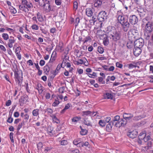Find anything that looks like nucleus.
I'll list each match as a JSON object with an SVG mask.
<instances>
[{"instance_id":"1","label":"nucleus","mask_w":153,"mask_h":153,"mask_svg":"<svg viewBox=\"0 0 153 153\" xmlns=\"http://www.w3.org/2000/svg\"><path fill=\"white\" fill-rule=\"evenodd\" d=\"M116 17L118 22L121 25L123 30L125 32L127 31L128 30L130 24L127 19L125 18V16L121 11L120 10L117 12Z\"/></svg>"},{"instance_id":"2","label":"nucleus","mask_w":153,"mask_h":153,"mask_svg":"<svg viewBox=\"0 0 153 153\" xmlns=\"http://www.w3.org/2000/svg\"><path fill=\"white\" fill-rule=\"evenodd\" d=\"M127 121L126 120L120 119L117 121L113 122L112 124L116 127L119 128L121 126H124L127 124Z\"/></svg>"},{"instance_id":"3","label":"nucleus","mask_w":153,"mask_h":153,"mask_svg":"<svg viewBox=\"0 0 153 153\" xmlns=\"http://www.w3.org/2000/svg\"><path fill=\"white\" fill-rule=\"evenodd\" d=\"M120 37L121 35L120 32L116 30L115 32L113 33L109 38L113 41L116 42L120 39Z\"/></svg>"},{"instance_id":"4","label":"nucleus","mask_w":153,"mask_h":153,"mask_svg":"<svg viewBox=\"0 0 153 153\" xmlns=\"http://www.w3.org/2000/svg\"><path fill=\"white\" fill-rule=\"evenodd\" d=\"M22 4L24 6V7L20 6L19 8L20 9L22 10H23L24 8L26 7L27 9L30 8L32 6V4L26 0H22Z\"/></svg>"},{"instance_id":"5","label":"nucleus","mask_w":153,"mask_h":153,"mask_svg":"<svg viewBox=\"0 0 153 153\" xmlns=\"http://www.w3.org/2000/svg\"><path fill=\"white\" fill-rule=\"evenodd\" d=\"M116 30L115 27L111 26H109L105 29V32L109 37L111 36L112 34L115 32Z\"/></svg>"},{"instance_id":"6","label":"nucleus","mask_w":153,"mask_h":153,"mask_svg":"<svg viewBox=\"0 0 153 153\" xmlns=\"http://www.w3.org/2000/svg\"><path fill=\"white\" fill-rule=\"evenodd\" d=\"M107 15L104 11L100 12L98 14V20L100 22L104 21L107 19Z\"/></svg>"},{"instance_id":"7","label":"nucleus","mask_w":153,"mask_h":153,"mask_svg":"<svg viewBox=\"0 0 153 153\" xmlns=\"http://www.w3.org/2000/svg\"><path fill=\"white\" fill-rule=\"evenodd\" d=\"M129 22L132 25L136 24L138 22L137 17L134 15L130 16L129 17Z\"/></svg>"},{"instance_id":"8","label":"nucleus","mask_w":153,"mask_h":153,"mask_svg":"<svg viewBox=\"0 0 153 153\" xmlns=\"http://www.w3.org/2000/svg\"><path fill=\"white\" fill-rule=\"evenodd\" d=\"M143 45V40L142 39H139L136 40L134 42V48H141Z\"/></svg>"},{"instance_id":"9","label":"nucleus","mask_w":153,"mask_h":153,"mask_svg":"<svg viewBox=\"0 0 153 153\" xmlns=\"http://www.w3.org/2000/svg\"><path fill=\"white\" fill-rule=\"evenodd\" d=\"M138 132L137 131L133 130L132 131H129L127 133L128 136L129 137L134 138L137 136Z\"/></svg>"},{"instance_id":"10","label":"nucleus","mask_w":153,"mask_h":153,"mask_svg":"<svg viewBox=\"0 0 153 153\" xmlns=\"http://www.w3.org/2000/svg\"><path fill=\"white\" fill-rule=\"evenodd\" d=\"M146 134L145 133H140L139 136V138L143 140L145 142H147L151 139V137L149 135L146 136Z\"/></svg>"},{"instance_id":"11","label":"nucleus","mask_w":153,"mask_h":153,"mask_svg":"<svg viewBox=\"0 0 153 153\" xmlns=\"http://www.w3.org/2000/svg\"><path fill=\"white\" fill-rule=\"evenodd\" d=\"M137 12L141 18H143L146 14V10L143 8H138Z\"/></svg>"},{"instance_id":"12","label":"nucleus","mask_w":153,"mask_h":153,"mask_svg":"<svg viewBox=\"0 0 153 153\" xmlns=\"http://www.w3.org/2000/svg\"><path fill=\"white\" fill-rule=\"evenodd\" d=\"M153 29V25L150 22L145 25V30L146 31L149 32H151Z\"/></svg>"},{"instance_id":"13","label":"nucleus","mask_w":153,"mask_h":153,"mask_svg":"<svg viewBox=\"0 0 153 153\" xmlns=\"http://www.w3.org/2000/svg\"><path fill=\"white\" fill-rule=\"evenodd\" d=\"M8 39L7 45L9 48H11L13 47V44L15 42V40L14 39V37L12 36H10V38Z\"/></svg>"},{"instance_id":"14","label":"nucleus","mask_w":153,"mask_h":153,"mask_svg":"<svg viewBox=\"0 0 153 153\" xmlns=\"http://www.w3.org/2000/svg\"><path fill=\"white\" fill-rule=\"evenodd\" d=\"M123 119H125L127 121V120H129L133 117V115L131 113H124L123 115Z\"/></svg>"},{"instance_id":"15","label":"nucleus","mask_w":153,"mask_h":153,"mask_svg":"<svg viewBox=\"0 0 153 153\" xmlns=\"http://www.w3.org/2000/svg\"><path fill=\"white\" fill-rule=\"evenodd\" d=\"M47 132L48 134L51 136L55 134V131L53 130V128L51 126L48 127L47 128Z\"/></svg>"},{"instance_id":"16","label":"nucleus","mask_w":153,"mask_h":153,"mask_svg":"<svg viewBox=\"0 0 153 153\" xmlns=\"http://www.w3.org/2000/svg\"><path fill=\"white\" fill-rule=\"evenodd\" d=\"M141 48H134L133 50L134 54L136 56H138L141 53Z\"/></svg>"},{"instance_id":"17","label":"nucleus","mask_w":153,"mask_h":153,"mask_svg":"<svg viewBox=\"0 0 153 153\" xmlns=\"http://www.w3.org/2000/svg\"><path fill=\"white\" fill-rule=\"evenodd\" d=\"M49 4V2L45 3L42 6L44 10H46L47 12H49L51 10L50 5Z\"/></svg>"},{"instance_id":"18","label":"nucleus","mask_w":153,"mask_h":153,"mask_svg":"<svg viewBox=\"0 0 153 153\" xmlns=\"http://www.w3.org/2000/svg\"><path fill=\"white\" fill-rule=\"evenodd\" d=\"M56 51H53L52 54L51 59L50 60V62H53L55 60L56 58Z\"/></svg>"},{"instance_id":"19","label":"nucleus","mask_w":153,"mask_h":153,"mask_svg":"<svg viewBox=\"0 0 153 153\" xmlns=\"http://www.w3.org/2000/svg\"><path fill=\"white\" fill-rule=\"evenodd\" d=\"M103 97L104 99H112L113 98V96L112 94L109 93H106L103 94Z\"/></svg>"},{"instance_id":"20","label":"nucleus","mask_w":153,"mask_h":153,"mask_svg":"<svg viewBox=\"0 0 153 153\" xmlns=\"http://www.w3.org/2000/svg\"><path fill=\"white\" fill-rule=\"evenodd\" d=\"M94 5L95 7H99L101 6L102 4V0H94Z\"/></svg>"},{"instance_id":"21","label":"nucleus","mask_w":153,"mask_h":153,"mask_svg":"<svg viewBox=\"0 0 153 153\" xmlns=\"http://www.w3.org/2000/svg\"><path fill=\"white\" fill-rule=\"evenodd\" d=\"M86 15L88 17H91L92 16L93 13L92 9L91 8H87L85 10Z\"/></svg>"},{"instance_id":"22","label":"nucleus","mask_w":153,"mask_h":153,"mask_svg":"<svg viewBox=\"0 0 153 153\" xmlns=\"http://www.w3.org/2000/svg\"><path fill=\"white\" fill-rule=\"evenodd\" d=\"M74 64L77 65L83 64L85 66H87L88 65V63L87 62V64H86L85 62H84V61L82 59H79L78 61H75Z\"/></svg>"},{"instance_id":"23","label":"nucleus","mask_w":153,"mask_h":153,"mask_svg":"<svg viewBox=\"0 0 153 153\" xmlns=\"http://www.w3.org/2000/svg\"><path fill=\"white\" fill-rule=\"evenodd\" d=\"M113 125L112 124V121H110L109 124L107 125L106 129L107 131L108 132H110L112 129V125Z\"/></svg>"},{"instance_id":"24","label":"nucleus","mask_w":153,"mask_h":153,"mask_svg":"<svg viewBox=\"0 0 153 153\" xmlns=\"http://www.w3.org/2000/svg\"><path fill=\"white\" fill-rule=\"evenodd\" d=\"M51 117L52 118L53 121V123H59V120L56 117V114H54L52 115Z\"/></svg>"},{"instance_id":"25","label":"nucleus","mask_w":153,"mask_h":153,"mask_svg":"<svg viewBox=\"0 0 153 153\" xmlns=\"http://www.w3.org/2000/svg\"><path fill=\"white\" fill-rule=\"evenodd\" d=\"M128 33L129 34H131L133 36H134L137 33V30L135 29H131L129 30ZM135 37V36H134Z\"/></svg>"},{"instance_id":"26","label":"nucleus","mask_w":153,"mask_h":153,"mask_svg":"<svg viewBox=\"0 0 153 153\" xmlns=\"http://www.w3.org/2000/svg\"><path fill=\"white\" fill-rule=\"evenodd\" d=\"M49 2V0H39V5L41 6H43L45 3Z\"/></svg>"},{"instance_id":"27","label":"nucleus","mask_w":153,"mask_h":153,"mask_svg":"<svg viewBox=\"0 0 153 153\" xmlns=\"http://www.w3.org/2000/svg\"><path fill=\"white\" fill-rule=\"evenodd\" d=\"M60 102L59 100V99L58 97H57L56 99L55 100L54 102L52 104V106L54 107L57 106L59 104Z\"/></svg>"},{"instance_id":"28","label":"nucleus","mask_w":153,"mask_h":153,"mask_svg":"<svg viewBox=\"0 0 153 153\" xmlns=\"http://www.w3.org/2000/svg\"><path fill=\"white\" fill-rule=\"evenodd\" d=\"M6 30L7 31L9 34H13L15 32V30L14 29H12L8 27H6Z\"/></svg>"},{"instance_id":"29","label":"nucleus","mask_w":153,"mask_h":153,"mask_svg":"<svg viewBox=\"0 0 153 153\" xmlns=\"http://www.w3.org/2000/svg\"><path fill=\"white\" fill-rule=\"evenodd\" d=\"M98 124L100 126L103 127L105 126L106 123L105 122V120H100L98 122Z\"/></svg>"},{"instance_id":"30","label":"nucleus","mask_w":153,"mask_h":153,"mask_svg":"<svg viewBox=\"0 0 153 153\" xmlns=\"http://www.w3.org/2000/svg\"><path fill=\"white\" fill-rule=\"evenodd\" d=\"M1 36L3 39L5 40H7L9 39L8 35L7 33H2Z\"/></svg>"},{"instance_id":"31","label":"nucleus","mask_w":153,"mask_h":153,"mask_svg":"<svg viewBox=\"0 0 153 153\" xmlns=\"http://www.w3.org/2000/svg\"><path fill=\"white\" fill-rule=\"evenodd\" d=\"M82 113H83V116H90V114H91V111H83Z\"/></svg>"},{"instance_id":"32","label":"nucleus","mask_w":153,"mask_h":153,"mask_svg":"<svg viewBox=\"0 0 153 153\" xmlns=\"http://www.w3.org/2000/svg\"><path fill=\"white\" fill-rule=\"evenodd\" d=\"M26 101V99L24 97H21V98L19 99V102H20V105H21L22 104L25 103Z\"/></svg>"},{"instance_id":"33","label":"nucleus","mask_w":153,"mask_h":153,"mask_svg":"<svg viewBox=\"0 0 153 153\" xmlns=\"http://www.w3.org/2000/svg\"><path fill=\"white\" fill-rule=\"evenodd\" d=\"M103 77H99L98 78V82L99 83H101L102 84H105V82L103 80Z\"/></svg>"},{"instance_id":"34","label":"nucleus","mask_w":153,"mask_h":153,"mask_svg":"<svg viewBox=\"0 0 153 153\" xmlns=\"http://www.w3.org/2000/svg\"><path fill=\"white\" fill-rule=\"evenodd\" d=\"M50 70V67L48 65H46L44 68V70L46 74L48 73Z\"/></svg>"},{"instance_id":"35","label":"nucleus","mask_w":153,"mask_h":153,"mask_svg":"<svg viewBox=\"0 0 153 153\" xmlns=\"http://www.w3.org/2000/svg\"><path fill=\"white\" fill-rule=\"evenodd\" d=\"M69 153H80L78 149L74 150H69L68 151Z\"/></svg>"},{"instance_id":"36","label":"nucleus","mask_w":153,"mask_h":153,"mask_svg":"<svg viewBox=\"0 0 153 153\" xmlns=\"http://www.w3.org/2000/svg\"><path fill=\"white\" fill-rule=\"evenodd\" d=\"M46 112L48 113L49 115L51 117L52 115H53L52 114V113H53V110L51 108H47L46 109Z\"/></svg>"},{"instance_id":"37","label":"nucleus","mask_w":153,"mask_h":153,"mask_svg":"<svg viewBox=\"0 0 153 153\" xmlns=\"http://www.w3.org/2000/svg\"><path fill=\"white\" fill-rule=\"evenodd\" d=\"M109 40L108 38H104L103 40V44L105 45H107L109 44Z\"/></svg>"},{"instance_id":"38","label":"nucleus","mask_w":153,"mask_h":153,"mask_svg":"<svg viewBox=\"0 0 153 153\" xmlns=\"http://www.w3.org/2000/svg\"><path fill=\"white\" fill-rule=\"evenodd\" d=\"M84 123L85 124L88 126H92V125L91 124V122L89 120H88L87 119H86L84 121Z\"/></svg>"},{"instance_id":"39","label":"nucleus","mask_w":153,"mask_h":153,"mask_svg":"<svg viewBox=\"0 0 153 153\" xmlns=\"http://www.w3.org/2000/svg\"><path fill=\"white\" fill-rule=\"evenodd\" d=\"M127 66H128V68L130 69H132L134 68H136V65L135 63H134V64H128L127 65Z\"/></svg>"},{"instance_id":"40","label":"nucleus","mask_w":153,"mask_h":153,"mask_svg":"<svg viewBox=\"0 0 153 153\" xmlns=\"http://www.w3.org/2000/svg\"><path fill=\"white\" fill-rule=\"evenodd\" d=\"M87 74L89 77L93 78L97 76L96 73L94 72H93L92 74Z\"/></svg>"},{"instance_id":"41","label":"nucleus","mask_w":153,"mask_h":153,"mask_svg":"<svg viewBox=\"0 0 153 153\" xmlns=\"http://www.w3.org/2000/svg\"><path fill=\"white\" fill-rule=\"evenodd\" d=\"M15 81L19 85H20L22 83V80L21 79L18 77H17L15 79Z\"/></svg>"},{"instance_id":"42","label":"nucleus","mask_w":153,"mask_h":153,"mask_svg":"<svg viewBox=\"0 0 153 153\" xmlns=\"http://www.w3.org/2000/svg\"><path fill=\"white\" fill-rule=\"evenodd\" d=\"M9 9H10V12L12 13L15 14L17 12L16 10L12 7H10Z\"/></svg>"},{"instance_id":"43","label":"nucleus","mask_w":153,"mask_h":153,"mask_svg":"<svg viewBox=\"0 0 153 153\" xmlns=\"http://www.w3.org/2000/svg\"><path fill=\"white\" fill-rule=\"evenodd\" d=\"M91 39V37L89 36H87L84 39H83L82 41L84 43L87 42L89 40Z\"/></svg>"},{"instance_id":"44","label":"nucleus","mask_w":153,"mask_h":153,"mask_svg":"<svg viewBox=\"0 0 153 153\" xmlns=\"http://www.w3.org/2000/svg\"><path fill=\"white\" fill-rule=\"evenodd\" d=\"M60 144L62 146L66 145L68 144L67 141L65 140H62L60 141Z\"/></svg>"},{"instance_id":"45","label":"nucleus","mask_w":153,"mask_h":153,"mask_svg":"<svg viewBox=\"0 0 153 153\" xmlns=\"http://www.w3.org/2000/svg\"><path fill=\"white\" fill-rule=\"evenodd\" d=\"M58 47L60 51V52H62L64 51V48H63V45L62 44H59V45Z\"/></svg>"},{"instance_id":"46","label":"nucleus","mask_w":153,"mask_h":153,"mask_svg":"<svg viewBox=\"0 0 153 153\" xmlns=\"http://www.w3.org/2000/svg\"><path fill=\"white\" fill-rule=\"evenodd\" d=\"M61 67H63L62 64H61L60 65H59L57 66V68L55 70V73H57L59 71Z\"/></svg>"},{"instance_id":"47","label":"nucleus","mask_w":153,"mask_h":153,"mask_svg":"<svg viewBox=\"0 0 153 153\" xmlns=\"http://www.w3.org/2000/svg\"><path fill=\"white\" fill-rule=\"evenodd\" d=\"M146 20H147V21L151 22L152 20V17L151 15H148V16L145 18Z\"/></svg>"},{"instance_id":"48","label":"nucleus","mask_w":153,"mask_h":153,"mask_svg":"<svg viewBox=\"0 0 153 153\" xmlns=\"http://www.w3.org/2000/svg\"><path fill=\"white\" fill-rule=\"evenodd\" d=\"M87 133V131L86 129H83L80 131V134L82 135H84L86 134Z\"/></svg>"},{"instance_id":"49","label":"nucleus","mask_w":153,"mask_h":153,"mask_svg":"<svg viewBox=\"0 0 153 153\" xmlns=\"http://www.w3.org/2000/svg\"><path fill=\"white\" fill-rule=\"evenodd\" d=\"M116 66L120 68H122L123 67V65L122 64L120 63V62H117L116 63Z\"/></svg>"},{"instance_id":"50","label":"nucleus","mask_w":153,"mask_h":153,"mask_svg":"<svg viewBox=\"0 0 153 153\" xmlns=\"http://www.w3.org/2000/svg\"><path fill=\"white\" fill-rule=\"evenodd\" d=\"M120 117L118 115H116L114 117V119L112 120V122H114V121L115 122L117 121L120 120Z\"/></svg>"},{"instance_id":"51","label":"nucleus","mask_w":153,"mask_h":153,"mask_svg":"<svg viewBox=\"0 0 153 153\" xmlns=\"http://www.w3.org/2000/svg\"><path fill=\"white\" fill-rule=\"evenodd\" d=\"M78 7V2L75 1L74 3V10H76Z\"/></svg>"},{"instance_id":"52","label":"nucleus","mask_w":153,"mask_h":153,"mask_svg":"<svg viewBox=\"0 0 153 153\" xmlns=\"http://www.w3.org/2000/svg\"><path fill=\"white\" fill-rule=\"evenodd\" d=\"M80 140V138H77L76 139H75L74 141H73V143L75 145H77L78 143H79V142Z\"/></svg>"},{"instance_id":"53","label":"nucleus","mask_w":153,"mask_h":153,"mask_svg":"<svg viewBox=\"0 0 153 153\" xmlns=\"http://www.w3.org/2000/svg\"><path fill=\"white\" fill-rule=\"evenodd\" d=\"M24 124V122H22L20 123H19L17 127V130L18 131H19L20 129L22 127L23 125Z\"/></svg>"},{"instance_id":"54","label":"nucleus","mask_w":153,"mask_h":153,"mask_svg":"<svg viewBox=\"0 0 153 153\" xmlns=\"http://www.w3.org/2000/svg\"><path fill=\"white\" fill-rule=\"evenodd\" d=\"M133 46L132 43L130 41L128 42L127 44V47L128 48H131Z\"/></svg>"},{"instance_id":"55","label":"nucleus","mask_w":153,"mask_h":153,"mask_svg":"<svg viewBox=\"0 0 153 153\" xmlns=\"http://www.w3.org/2000/svg\"><path fill=\"white\" fill-rule=\"evenodd\" d=\"M33 114L34 116H37L38 114V109H36L33 110Z\"/></svg>"},{"instance_id":"56","label":"nucleus","mask_w":153,"mask_h":153,"mask_svg":"<svg viewBox=\"0 0 153 153\" xmlns=\"http://www.w3.org/2000/svg\"><path fill=\"white\" fill-rule=\"evenodd\" d=\"M97 50L100 53H102L104 52V49L100 46L98 47Z\"/></svg>"},{"instance_id":"57","label":"nucleus","mask_w":153,"mask_h":153,"mask_svg":"<svg viewBox=\"0 0 153 153\" xmlns=\"http://www.w3.org/2000/svg\"><path fill=\"white\" fill-rule=\"evenodd\" d=\"M79 120L80 118L77 117H75L72 119V121L76 123Z\"/></svg>"},{"instance_id":"58","label":"nucleus","mask_w":153,"mask_h":153,"mask_svg":"<svg viewBox=\"0 0 153 153\" xmlns=\"http://www.w3.org/2000/svg\"><path fill=\"white\" fill-rule=\"evenodd\" d=\"M111 118L110 117H107L105 118L103 120H105V122L106 123V124L107 123H109L110 121Z\"/></svg>"},{"instance_id":"59","label":"nucleus","mask_w":153,"mask_h":153,"mask_svg":"<svg viewBox=\"0 0 153 153\" xmlns=\"http://www.w3.org/2000/svg\"><path fill=\"white\" fill-rule=\"evenodd\" d=\"M151 22H149V21H147V20H146L145 18H144L143 19V24L142 25H145L147 23H150Z\"/></svg>"},{"instance_id":"60","label":"nucleus","mask_w":153,"mask_h":153,"mask_svg":"<svg viewBox=\"0 0 153 153\" xmlns=\"http://www.w3.org/2000/svg\"><path fill=\"white\" fill-rule=\"evenodd\" d=\"M13 121V118L11 117H9L7 120V122L9 123H12Z\"/></svg>"},{"instance_id":"61","label":"nucleus","mask_w":153,"mask_h":153,"mask_svg":"<svg viewBox=\"0 0 153 153\" xmlns=\"http://www.w3.org/2000/svg\"><path fill=\"white\" fill-rule=\"evenodd\" d=\"M79 19L78 17H77L76 18L74 23H76L75 26H76L78 25V24L79 22Z\"/></svg>"},{"instance_id":"62","label":"nucleus","mask_w":153,"mask_h":153,"mask_svg":"<svg viewBox=\"0 0 153 153\" xmlns=\"http://www.w3.org/2000/svg\"><path fill=\"white\" fill-rule=\"evenodd\" d=\"M55 4L57 5H60L61 4V0H55Z\"/></svg>"},{"instance_id":"63","label":"nucleus","mask_w":153,"mask_h":153,"mask_svg":"<svg viewBox=\"0 0 153 153\" xmlns=\"http://www.w3.org/2000/svg\"><path fill=\"white\" fill-rule=\"evenodd\" d=\"M114 69V66H110L108 69H107L108 71H113Z\"/></svg>"},{"instance_id":"64","label":"nucleus","mask_w":153,"mask_h":153,"mask_svg":"<svg viewBox=\"0 0 153 153\" xmlns=\"http://www.w3.org/2000/svg\"><path fill=\"white\" fill-rule=\"evenodd\" d=\"M76 146L78 147H83V142H81L80 141L79 142Z\"/></svg>"}]
</instances>
